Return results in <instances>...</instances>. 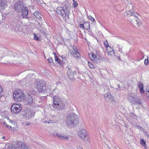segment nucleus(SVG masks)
<instances>
[{
    "mask_svg": "<svg viewBox=\"0 0 149 149\" xmlns=\"http://www.w3.org/2000/svg\"><path fill=\"white\" fill-rule=\"evenodd\" d=\"M70 5H69L67 6L66 5L63 7H59L56 9V11L58 14L62 17V18L66 20V19H69V15L70 14L69 7Z\"/></svg>",
    "mask_w": 149,
    "mask_h": 149,
    "instance_id": "nucleus-1",
    "label": "nucleus"
},
{
    "mask_svg": "<svg viewBox=\"0 0 149 149\" xmlns=\"http://www.w3.org/2000/svg\"><path fill=\"white\" fill-rule=\"evenodd\" d=\"M53 107L59 110H63L64 109L65 101L63 99L59 98L58 96L53 97Z\"/></svg>",
    "mask_w": 149,
    "mask_h": 149,
    "instance_id": "nucleus-2",
    "label": "nucleus"
},
{
    "mask_svg": "<svg viewBox=\"0 0 149 149\" xmlns=\"http://www.w3.org/2000/svg\"><path fill=\"white\" fill-rule=\"evenodd\" d=\"M77 114L71 113L68 116L66 119V124L68 127L75 126L79 123Z\"/></svg>",
    "mask_w": 149,
    "mask_h": 149,
    "instance_id": "nucleus-3",
    "label": "nucleus"
},
{
    "mask_svg": "<svg viewBox=\"0 0 149 149\" xmlns=\"http://www.w3.org/2000/svg\"><path fill=\"white\" fill-rule=\"evenodd\" d=\"M13 96L15 101L20 102L24 99V95L21 90L17 89L13 93Z\"/></svg>",
    "mask_w": 149,
    "mask_h": 149,
    "instance_id": "nucleus-4",
    "label": "nucleus"
},
{
    "mask_svg": "<svg viewBox=\"0 0 149 149\" xmlns=\"http://www.w3.org/2000/svg\"><path fill=\"white\" fill-rule=\"evenodd\" d=\"M23 142L20 141H13L10 145L9 143L6 144L4 149H16L17 148L20 149L22 147Z\"/></svg>",
    "mask_w": 149,
    "mask_h": 149,
    "instance_id": "nucleus-5",
    "label": "nucleus"
},
{
    "mask_svg": "<svg viewBox=\"0 0 149 149\" xmlns=\"http://www.w3.org/2000/svg\"><path fill=\"white\" fill-rule=\"evenodd\" d=\"M127 100L129 101L134 104H142L140 102L139 98L136 97L135 94L133 93L128 94L127 96Z\"/></svg>",
    "mask_w": 149,
    "mask_h": 149,
    "instance_id": "nucleus-6",
    "label": "nucleus"
},
{
    "mask_svg": "<svg viewBox=\"0 0 149 149\" xmlns=\"http://www.w3.org/2000/svg\"><path fill=\"white\" fill-rule=\"evenodd\" d=\"M127 6L130 7L132 8V9L129 10L128 11V13L127 12H125L124 13V15L125 16H128V15L129 16L128 17V19L129 21L132 23V22L133 21V20L132 19V18L133 17H134L137 18L138 17V14L134 11L132 9L133 8V6L131 4H130L128 5Z\"/></svg>",
    "mask_w": 149,
    "mask_h": 149,
    "instance_id": "nucleus-7",
    "label": "nucleus"
},
{
    "mask_svg": "<svg viewBox=\"0 0 149 149\" xmlns=\"http://www.w3.org/2000/svg\"><path fill=\"white\" fill-rule=\"evenodd\" d=\"M35 114L34 111L29 108L25 109L22 112V115L23 117L27 119H29L32 118L34 115Z\"/></svg>",
    "mask_w": 149,
    "mask_h": 149,
    "instance_id": "nucleus-8",
    "label": "nucleus"
},
{
    "mask_svg": "<svg viewBox=\"0 0 149 149\" xmlns=\"http://www.w3.org/2000/svg\"><path fill=\"white\" fill-rule=\"evenodd\" d=\"M37 89L39 92L44 93L47 91V88L46 83L44 81H40L37 83Z\"/></svg>",
    "mask_w": 149,
    "mask_h": 149,
    "instance_id": "nucleus-9",
    "label": "nucleus"
},
{
    "mask_svg": "<svg viewBox=\"0 0 149 149\" xmlns=\"http://www.w3.org/2000/svg\"><path fill=\"white\" fill-rule=\"evenodd\" d=\"M25 6L24 5L23 2L22 1H18L16 3L14 6V9L15 11L18 13H20L22 11Z\"/></svg>",
    "mask_w": 149,
    "mask_h": 149,
    "instance_id": "nucleus-10",
    "label": "nucleus"
},
{
    "mask_svg": "<svg viewBox=\"0 0 149 149\" xmlns=\"http://www.w3.org/2000/svg\"><path fill=\"white\" fill-rule=\"evenodd\" d=\"M78 135L84 141H88L89 137L86 134V130H81L78 132Z\"/></svg>",
    "mask_w": 149,
    "mask_h": 149,
    "instance_id": "nucleus-11",
    "label": "nucleus"
},
{
    "mask_svg": "<svg viewBox=\"0 0 149 149\" xmlns=\"http://www.w3.org/2000/svg\"><path fill=\"white\" fill-rule=\"evenodd\" d=\"M11 111L12 113H18L22 110V108L21 104H13L11 107Z\"/></svg>",
    "mask_w": 149,
    "mask_h": 149,
    "instance_id": "nucleus-12",
    "label": "nucleus"
},
{
    "mask_svg": "<svg viewBox=\"0 0 149 149\" xmlns=\"http://www.w3.org/2000/svg\"><path fill=\"white\" fill-rule=\"evenodd\" d=\"M107 51L108 53V60L109 62H111L113 60L115 56V52L114 50L113 49V48L111 49H109L108 50H107Z\"/></svg>",
    "mask_w": 149,
    "mask_h": 149,
    "instance_id": "nucleus-13",
    "label": "nucleus"
},
{
    "mask_svg": "<svg viewBox=\"0 0 149 149\" xmlns=\"http://www.w3.org/2000/svg\"><path fill=\"white\" fill-rule=\"evenodd\" d=\"M89 56H91L93 59L91 60L94 63H100L101 61V59L100 57L99 56H96L94 54L90 53L89 54Z\"/></svg>",
    "mask_w": 149,
    "mask_h": 149,
    "instance_id": "nucleus-14",
    "label": "nucleus"
},
{
    "mask_svg": "<svg viewBox=\"0 0 149 149\" xmlns=\"http://www.w3.org/2000/svg\"><path fill=\"white\" fill-rule=\"evenodd\" d=\"M73 50L72 51H70V52L72 56L74 57L80 59L81 58L80 54L77 49L75 46H73L72 47Z\"/></svg>",
    "mask_w": 149,
    "mask_h": 149,
    "instance_id": "nucleus-15",
    "label": "nucleus"
},
{
    "mask_svg": "<svg viewBox=\"0 0 149 149\" xmlns=\"http://www.w3.org/2000/svg\"><path fill=\"white\" fill-rule=\"evenodd\" d=\"M76 72L75 71H72L71 69L68 68L67 70V74L68 77L71 80H74V75L76 74Z\"/></svg>",
    "mask_w": 149,
    "mask_h": 149,
    "instance_id": "nucleus-16",
    "label": "nucleus"
},
{
    "mask_svg": "<svg viewBox=\"0 0 149 149\" xmlns=\"http://www.w3.org/2000/svg\"><path fill=\"white\" fill-rule=\"evenodd\" d=\"M20 13H21V15L23 18H28L29 17V9L26 6H25Z\"/></svg>",
    "mask_w": 149,
    "mask_h": 149,
    "instance_id": "nucleus-17",
    "label": "nucleus"
},
{
    "mask_svg": "<svg viewBox=\"0 0 149 149\" xmlns=\"http://www.w3.org/2000/svg\"><path fill=\"white\" fill-rule=\"evenodd\" d=\"M27 102L30 105H33L35 104V101L33 100V96L32 95L29 94L28 95L27 98L26 100Z\"/></svg>",
    "mask_w": 149,
    "mask_h": 149,
    "instance_id": "nucleus-18",
    "label": "nucleus"
},
{
    "mask_svg": "<svg viewBox=\"0 0 149 149\" xmlns=\"http://www.w3.org/2000/svg\"><path fill=\"white\" fill-rule=\"evenodd\" d=\"M52 135L54 137H56L57 136L63 140H66L67 139H68V136H62L61 134H58L55 132L53 133Z\"/></svg>",
    "mask_w": 149,
    "mask_h": 149,
    "instance_id": "nucleus-19",
    "label": "nucleus"
},
{
    "mask_svg": "<svg viewBox=\"0 0 149 149\" xmlns=\"http://www.w3.org/2000/svg\"><path fill=\"white\" fill-rule=\"evenodd\" d=\"M104 97L105 99H109L112 101H113L114 100L113 96L110 93H107L104 94Z\"/></svg>",
    "mask_w": 149,
    "mask_h": 149,
    "instance_id": "nucleus-20",
    "label": "nucleus"
},
{
    "mask_svg": "<svg viewBox=\"0 0 149 149\" xmlns=\"http://www.w3.org/2000/svg\"><path fill=\"white\" fill-rule=\"evenodd\" d=\"M6 4H5V1L4 0H1L0 1V11L4 10L5 8V7Z\"/></svg>",
    "mask_w": 149,
    "mask_h": 149,
    "instance_id": "nucleus-21",
    "label": "nucleus"
},
{
    "mask_svg": "<svg viewBox=\"0 0 149 149\" xmlns=\"http://www.w3.org/2000/svg\"><path fill=\"white\" fill-rule=\"evenodd\" d=\"M54 55L55 61L56 62H58L59 64H61V61L59 59L58 57L57 56L55 52H53V53Z\"/></svg>",
    "mask_w": 149,
    "mask_h": 149,
    "instance_id": "nucleus-22",
    "label": "nucleus"
},
{
    "mask_svg": "<svg viewBox=\"0 0 149 149\" xmlns=\"http://www.w3.org/2000/svg\"><path fill=\"white\" fill-rule=\"evenodd\" d=\"M104 44L105 46V47L107 49V50H108V49H111V47L109 46L107 40L105 41L104 42Z\"/></svg>",
    "mask_w": 149,
    "mask_h": 149,
    "instance_id": "nucleus-23",
    "label": "nucleus"
},
{
    "mask_svg": "<svg viewBox=\"0 0 149 149\" xmlns=\"http://www.w3.org/2000/svg\"><path fill=\"white\" fill-rule=\"evenodd\" d=\"M33 15L36 17V18H41V17H40L41 15V13H39L38 11H36L34 13Z\"/></svg>",
    "mask_w": 149,
    "mask_h": 149,
    "instance_id": "nucleus-24",
    "label": "nucleus"
},
{
    "mask_svg": "<svg viewBox=\"0 0 149 149\" xmlns=\"http://www.w3.org/2000/svg\"><path fill=\"white\" fill-rule=\"evenodd\" d=\"M84 29H90V25L87 22H84Z\"/></svg>",
    "mask_w": 149,
    "mask_h": 149,
    "instance_id": "nucleus-25",
    "label": "nucleus"
},
{
    "mask_svg": "<svg viewBox=\"0 0 149 149\" xmlns=\"http://www.w3.org/2000/svg\"><path fill=\"white\" fill-rule=\"evenodd\" d=\"M48 61L49 63L51 65H54V62L53 61V59H52V57H50L47 60Z\"/></svg>",
    "mask_w": 149,
    "mask_h": 149,
    "instance_id": "nucleus-26",
    "label": "nucleus"
},
{
    "mask_svg": "<svg viewBox=\"0 0 149 149\" xmlns=\"http://www.w3.org/2000/svg\"><path fill=\"white\" fill-rule=\"evenodd\" d=\"M140 142L141 145L143 146H145L146 145V142L145 140L143 139H140Z\"/></svg>",
    "mask_w": 149,
    "mask_h": 149,
    "instance_id": "nucleus-27",
    "label": "nucleus"
},
{
    "mask_svg": "<svg viewBox=\"0 0 149 149\" xmlns=\"http://www.w3.org/2000/svg\"><path fill=\"white\" fill-rule=\"evenodd\" d=\"M20 149H31L28 148L26 145L24 144V142L23 143L22 147L20 148Z\"/></svg>",
    "mask_w": 149,
    "mask_h": 149,
    "instance_id": "nucleus-28",
    "label": "nucleus"
},
{
    "mask_svg": "<svg viewBox=\"0 0 149 149\" xmlns=\"http://www.w3.org/2000/svg\"><path fill=\"white\" fill-rule=\"evenodd\" d=\"M88 63L89 67L90 68L92 69H94L95 68V67L93 65V64L92 63L90 62L89 61H88Z\"/></svg>",
    "mask_w": 149,
    "mask_h": 149,
    "instance_id": "nucleus-29",
    "label": "nucleus"
},
{
    "mask_svg": "<svg viewBox=\"0 0 149 149\" xmlns=\"http://www.w3.org/2000/svg\"><path fill=\"white\" fill-rule=\"evenodd\" d=\"M135 21L136 22L137 25L138 26H139L141 24L140 19L138 18L137 19H136L135 20Z\"/></svg>",
    "mask_w": 149,
    "mask_h": 149,
    "instance_id": "nucleus-30",
    "label": "nucleus"
},
{
    "mask_svg": "<svg viewBox=\"0 0 149 149\" xmlns=\"http://www.w3.org/2000/svg\"><path fill=\"white\" fill-rule=\"evenodd\" d=\"M89 19L91 21H92L93 22H95V20L94 18L93 17L91 16H88Z\"/></svg>",
    "mask_w": 149,
    "mask_h": 149,
    "instance_id": "nucleus-31",
    "label": "nucleus"
},
{
    "mask_svg": "<svg viewBox=\"0 0 149 149\" xmlns=\"http://www.w3.org/2000/svg\"><path fill=\"white\" fill-rule=\"evenodd\" d=\"M144 63L145 65H147L149 63L148 57L147 56V58L146 59H145L144 61Z\"/></svg>",
    "mask_w": 149,
    "mask_h": 149,
    "instance_id": "nucleus-32",
    "label": "nucleus"
},
{
    "mask_svg": "<svg viewBox=\"0 0 149 149\" xmlns=\"http://www.w3.org/2000/svg\"><path fill=\"white\" fill-rule=\"evenodd\" d=\"M139 88H140L143 87V85L141 81H139V83H138Z\"/></svg>",
    "mask_w": 149,
    "mask_h": 149,
    "instance_id": "nucleus-33",
    "label": "nucleus"
},
{
    "mask_svg": "<svg viewBox=\"0 0 149 149\" xmlns=\"http://www.w3.org/2000/svg\"><path fill=\"white\" fill-rule=\"evenodd\" d=\"M34 40H37L39 41V38L37 36L36 34H34Z\"/></svg>",
    "mask_w": 149,
    "mask_h": 149,
    "instance_id": "nucleus-34",
    "label": "nucleus"
},
{
    "mask_svg": "<svg viewBox=\"0 0 149 149\" xmlns=\"http://www.w3.org/2000/svg\"><path fill=\"white\" fill-rule=\"evenodd\" d=\"M139 91L142 94L144 93V91L143 90V87L142 88H139Z\"/></svg>",
    "mask_w": 149,
    "mask_h": 149,
    "instance_id": "nucleus-35",
    "label": "nucleus"
},
{
    "mask_svg": "<svg viewBox=\"0 0 149 149\" xmlns=\"http://www.w3.org/2000/svg\"><path fill=\"white\" fill-rule=\"evenodd\" d=\"M73 5H74V8L76 7L78 5V3L76 1H74V0H73Z\"/></svg>",
    "mask_w": 149,
    "mask_h": 149,
    "instance_id": "nucleus-36",
    "label": "nucleus"
},
{
    "mask_svg": "<svg viewBox=\"0 0 149 149\" xmlns=\"http://www.w3.org/2000/svg\"><path fill=\"white\" fill-rule=\"evenodd\" d=\"M79 26L82 29H84V24H79Z\"/></svg>",
    "mask_w": 149,
    "mask_h": 149,
    "instance_id": "nucleus-37",
    "label": "nucleus"
},
{
    "mask_svg": "<svg viewBox=\"0 0 149 149\" xmlns=\"http://www.w3.org/2000/svg\"><path fill=\"white\" fill-rule=\"evenodd\" d=\"M42 24V23L41 21H38L37 22V25L38 26H39L40 27H41V26Z\"/></svg>",
    "mask_w": 149,
    "mask_h": 149,
    "instance_id": "nucleus-38",
    "label": "nucleus"
},
{
    "mask_svg": "<svg viewBox=\"0 0 149 149\" xmlns=\"http://www.w3.org/2000/svg\"><path fill=\"white\" fill-rule=\"evenodd\" d=\"M146 95L147 97H149V90H147V91L146 92Z\"/></svg>",
    "mask_w": 149,
    "mask_h": 149,
    "instance_id": "nucleus-39",
    "label": "nucleus"
},
{
    "mask_svg": "<svg viewBox=\"0 0 149 149\" xmlns=\"http://www.w3.org/2000/svg\"><path fill=\"white\" fill-rule=\"evenodd\" d=\"M89 33V34L91 35V36H92L93 34V33L92 31L91 30H89L88 31Z\"/></svg>",
    "mask_w": 149,
    "mask_h": 149,
    "instance_id": "nucleus-40",
    "label": "nucleus"
},
{
    "mask_svg": "<svg viewBox=\"0 0 149 149\" xmlns=\"http://www.w3.org/2000/svg\"><path fill=\"white\" fill-rule=\"evenodd\" d=\"M6 127L8 128L9 129H10L12 128V127L10 126L9 125H6Z\"/></svg>",
    "mask_w": 149,
    "mask_h": 149,
    "instance_id": "nucleus-41",
    "label": "nucleus"
},
{
    "mask_svg": "<svg viewBox=\"0 0 149 149\" xmlns=\"http://www.w3.org/2000/svg\"><path fill=\"white\" fill-rule=\"evenodd\" d=\"M40 33L44 35L45 34V32L43 30H40Z\"/></svg>",
    "mask_w": 149,
    "mask_h": 149,
    "instance_id": "nucleus-42",
    "label": "nucleus"
},
{
    "mask_svg": "<svg viewBox=\"0 0 149 149\" xmlns=\"http://www.w3.org/2000/svg\"><path fill=\"white\" fill-rule=\"evenodd\" d=\"M31 124V123L29 122H27L26 123V125H29Z\"/></svg>",
    "mask_w": 149,
    "mask_h": 149,
    "instance_id": "nucleus-43",
    "label": "nucleus"
},
{
    "mask_svg": "<svg viewBox=\"0 0 149 149\" xmlns=\"http://www.w3.org/2000/svg\"><path fill=\"white\" fill-rule=\"evenodd\" d=\"M3 125H3L4 126L6 127V125H7V124L6 122H4L3 123Z\"/></svg>",
    "mask_w": 149,
    "mask_h": 149,
    "instance_id": "nucleus-44",
    "label": "nucleus"
},
{
    "mask_svg": "<svg viewBox=\"0 0 149 149\" xmlns=\"http://www.w3.org/2000/svg\"><path fill=\"white\" fill-rule=\"evenodd\" d=\"M77 149H83L80 146H78L77 147Z\"/></svg>",
    "mask_w": 149,
    "mask_h": 149,
    "instance_id": "nucleus-45",
    "label": "nucleus"
},
{
    "mask_svg": "<svg viewBox=\"0 0 149 149\" xmlns=\"http://www.w3.org/2000/svg\"><path fill=\"white\" fill-rule=\"evenodd\" d=\"M10 120V122L12 123H14L15 124V122L13 121H11V120Z\"/></svg>",
    "mask_w": 149,
    "mask_h": 149,
    "instance_id": "nucleus-46",
    "label": "nucleus"
},
{
    "mask_svg": "<svg viewBox=\"0 0 149 149\" xmlns=\"http://www.w3.org/2000/svg\"><path fill=\"white\" fill-rule=\"evenodd\" d=\"M41 27H40L39 26V27H38V29L40 31V30H41Z\"/></svg>",
    "mask_w": 149,
    "mask_h": 149,
    "instance_id": "nucleus-47",
    "label": "nucleus"
},
{
    "mask_svg": "<svg viewBox=\"0 0 149 149\" xmlns=\"http://www.w3.org/2000/svg\"><path fill=\"white\" fill-rule=\"evenodd\" d=\"M62 58L63 60H66V58L65 57H64V58Z\"/></svg>",
    "mask_w": 149,
    "mask_h": 149,
    "instance_id": "nucleus-48",
    "label": "nucleus"
},
{
    "mask_svg": "<svg viewBox=\"0 0 149 149\" xmlns=\"http://www.w3.org/2000/svg\"><path fill=\"white\" fill-rule=\"evenodd\" d=\"M5 138V137L4 136H3V137H2V138L3 139H4V138Z\"/></svg>",
    "mask_w": 149,
    "mask_h": 149,
    "instance_id": "nucleus-49",
    "label": "nucleus"
},
{
    "mask_svg": "<svg viewBox=\"0 0 149 149\" xmlns=\"http://www.w3.org/2000/svg\"><path fill=\"white\" fill-rule=\"evenodd\" d=\"M132 115H134V114H133V113H131V116H132Z\"/></svg>",
    "mask_w": 149,
    "mask_h": 149,
    "instance_id": "nucleus-50",
    "label": "nucleus"
},
{
    "mask_svg": "<svg viewBox=\"0 0 149 149\" xmlns=\"http://www.w3.org/2000/svg\"><path fill=\"white\" fill-rule=\"evenodd\" d=\"M44 122H45V123H47L46 121H45Z\"/></svg>",
    "mask_w": 149,
    "mask_h": 149,
    "instance_id": "nucleus-51",
    "label": "nucleus"
},
{
    "mask_svg": "<svg viewBox=\"0 0 149 149\" xmlns=\"http://www.w3.org/2000/svg\"><path fill=\"white\" fill-rule=\"evenodd\" d=\"M118 58L119 59V60H120V58L119 57H118Z\"/></svg>",
    "mask_w": 149,
    "mask_h": 149,
    "instance_id": "nucleus-52",
    "label": "nucleus"
}]
</instances>
